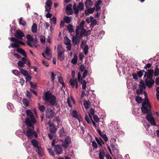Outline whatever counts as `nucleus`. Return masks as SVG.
<instances>
[{
	"mask_svg": "<svg viewBox=\"0 0 159 159\" xmlns=\"http://www.w3.org/2000/svg\"><path fill=\"white\" fill-rule=\"evenodd\" d=\"M31 31L34 33H35L37 31V25L36 23H34L32 26Z\"/></svg>",
	"mask_w": 159,
	"mask_h": 159,
	"instance_id": "nucleus-24",
	"label": "nucleus"
},
{
	"mask_svg": "<svg viewBox=\"0 0 159 159\" xmlns=\"http://www.w3.org/2000/svg\"><path fill=\"white\" fill-rule=\"evenodd\" d=\"M30 85L31 88L33 89H35L37 88V84L36 83L34 84L32 82H30Z\"/></svg>",
	"mask_w": 159,
	"mask_h": 159,
	"instance_id": "nucleus-36",
	"label": "nucleus"
},
{
	"mask_svg": "<svg viewBox=\"0 0 159 159\" xmlns=\"http://www.w3.org/2000/svg\"><path fill=\"white\" fill-rule=\"evenodd\" d=\"M140 88H142L143 89H145L146 87L144 84L143 81L142 80H141L139 82V85Z\"/></svg>",
	"mask_w": 159,
	"mask_h": 159,
	"instance_id": "nucleus-31",
	"label": "nucleus"
},
{
	"mask_svg": "<svg viewBox=\"0 0 159 159\" xmlns=\"http://www.w3.org/2000/svg\"><path fill=\"white\" fill-rule=\"evenodd\" d=\"M156 68L154 70V74L155 76H157L159 75V69L158 68V65H156Z\"/></svg>",
	"mask_w": 159,
	"mask_h": 159,
	"instance_id": "nucleus-21",
	"label": "nucleus"
},
{
	"mask_svg": "<svg viewBox=\"0 0 159 159\" xmlns=\"http://www.w3.org/2000/svg\"><path fill=\"white\" fill-rule=\"evenodd\" d=\"M11 47L13 48H17L20 47V45L19 43H18V42H15L11 43L10 44V46H9L8 47L10 48Z\"/></svg>",
	"mask_w": 159,
	"mask_h": 159,
	"instance_id": "nucleus-20",
	"label": "nucleus"
},
{
	"mask_svg": "<svg viewBox=\"0 0 159 159\" xmlns=\"http://www.w3.org/2000/svg\"><path fill=\"white\" fill-rule=\"evenodd\" d=\"M20 71L21 73L24 76H25L28 75V73L26 70H24L22 68L20 69Z\"/></svg>",
	"mask_w": 159,
	"mask_h": 159,
	"instance_id": "nucleus-28",
	"label": "nucleus"
},
{
	"mask_svg": "<svg viewBox=\"0 0 159 159\" xmlns=\"http://www.w3.org/2000/svg\"><path fill=\"white\" fill-rule=\"evenodd\" d=\"M93 4V1L91 0H86L85 5L86 8H88L89 6H91Z\"/></svg>",
	"mask_w": 159,
	"mask_h": 159,
	"instance_id": "nucleus-22",
	"label": "nucleus"
},
{
	"mask_svg": "<svg viewBox=\"0 0 159 159\" xmlns=\"http://www.w3.org/2000/svg\"><path fill=\"white\" fill-rule=\"evenodd\" d=\"M93 18V17L92 16H90L89 17H88L86 19V21L88 23H89L90 22H91Z\"/></svg>",
	"mask_w": 159,
	"mask_h": 159,
	"instance_id": "nucleus-50",
	"label": "nucleus"
},
{
	"mask_svg": "<svg viewBox=\"0 0 159 159\" xmlns=\"http://www.w3.org/2000/svg\"><path fill=\"white\" fill-rule=\"evenodd\" d=\"M26 38L28 39L27 41H29L30 42H32L34 41L33 38L30 34H28L27 35Z\"/></svg>",
	"mask_w": 159,
	"mask_h": 159,
	"instance_id": "nucleus-45",
	"label": "nucleus"
},
{
	"mask_svg": "<svg viewBox=\"0 0 159 159\" xmlns=\"http://www.w3.org/2000/svg\"><path fill=\"white\" fill-rule=\"evenodd\" d=\"M87 43V41L85 40H83L81 42L80 45V47L81 48H82Z\"/></svg>",
	"mask_w": 159,
	"mask_h": 159,
	"instance_id": "nucleus-64",
	"label": "nucleus"
},
{
	"mask_svg": "<svg viewBox=\"0 0 159 159\" xmlns=\"http://www.w3.org/2000/svg\"><path fill=\"white\" fill-rule=\"evenodd\" d=\"M57 55H59V56H60V55L64 54V50L61 45H60L57 46Z\"/></svg>",
	"mask_w": 159,
	"mask_h": 159,
	"instance_id": "nucleus-16",
	"label": "nucleus"
},
{
	"mask_svg": "<svg viewBox=\"0 0 159 159\" xmlns=\"http://www.w3.org/2000/svg\"><path fill=\"white\" fill-rule=\"evenodd\" d=\"M78 80L80 84H82L83 89H85L86 87L87 83L85 80H84L82 82L83 78L81 77V74L80 72H78Z\"/></svg>",
	"mask_w": 159,
	"mask_h": 159,
	"instance_id": "nucleus-10",
	"label": "nucleus"
},
{
	"mask_svg": "<svg viewBox=\"0 0 159 159\" xmlns=\"http://www.w3.org/2000/svg\"><path fill=\"white\" fill-rule=\"evenodd\" d=\"M154 75V70L152 69H150L148 70L147 72H145L144 78L147 77L146 79H152Z\"/></svg>",
	"mask_w": 159,
	"mask_h": 159,
	"instance_id": "nucleus-9",
	"label": "nucleus"
},
{
	"mask_svg": "<svg viewBox=\"0 0 159 159\" xmlns=\"http://www.w3.org/2000/svg\"><path fill=\"white\" fill-rule=\"evenodd\" d=\"M58 82L61 83L63 86H64L65 85V83L63 81V79L61 77H58Z\"/></svg>",
	"mask_w": 159,
	"mask_h": 159,
	"instance_id": "nucleus-51",
	"label": "nucleus"
},
{
	"mask_svg": "<svg viewBox=\"0 0 159 159\" xmlns=\"http://www.w3.org/2000/svg\"><path fill=\"white\" fill-rule=\"evenodd\" d=\"M81 32L82 33V34H83L84 36H88V34H87V32H86V31L85 29L84 28H82L81 29Z\"/></svg>",
	"mask_w": 159,
	"mask_h": 159,
	"instance_id": "nucleus-49",
	"label": "nucleus"
},
{
	"mask_svg": "<svg viewBox=\"0 0 159 159\" xmlns=\"http://www.w3.org/2000/svg\"><path fill=\"white\" fill-rule=\"evenodd\" d=\"M85 119L89 124H91V122L88 116L86 115L85 117Z\"/></svg>",
	"mask_w": 159,
	"mask_h": 159,
	"instance_id": "nucleus-58",
	"label": "nucleus"
},
{
	"mask_svg": "<svg viewBox=\"0 0 159 159\" xmlns=\"http://www.w3.org/2000/svg\"><path fill=\"white\" fill-rule=\"evenodd\" d=\"M97 21L96 19H94L91 21V22L90 25V27L93 28L94 25L97 24Z\"/></svg>",
	"mask_w": 159,
	"mask_h": 159,
	"instance_id": "nucleus-30",
	"label": "nucleus"
},
{
	"mask_svg": "<svg viewBox=\"0 0 159 159\" xmlns=\"http://www.w3.org/2000/svg\"><path fill=\"white\" fill-rule=\"evenodd\" d=\"M54 150L56 154H61L63 152L61 146L59 144L55 146Z\"/></svg>",
	"mask_w": 159,
	"mask_h": 159,
	"instance_id": "nucleus-15",
	"label": "nucleus"
},
{
	"mask_svg": "<svg viewBox=\"0 0 159 159\" xmlns=\"http://www.w3.org/2000/svg\"><path fill=\"white\" fill-rule=\"evenodd\" d=\"M51 24L56 25V24L57 19L56 17H53L50 19Z\"/></svg>",
	"mask_w": 159,
	"mask_h": 159,
	"instance_id": "nucleus-44",
	"label": "nucleus"
},
{
	"mask_svg": "<svg viewBox=\"0 0 159 159\" xmlns=\"http://www.w3.org/2000/svg\"><path fill=\"white\" fill-rule=\"evenodd\" d=\"M95 10V8L93 7V8H89V9L87 10V11H88V12L89 13L92 14L94 12Z\"/></svg>",
	"mask_w": 159,
	"mask_h": 159,
	"instance_id": "nucleus-54",
	"label": "nucleus"
},
{
	"mask_svg": "<svg viewBox=\"0 0 159 159\" xmlns=\"http://www.w3.org/2000/svg\"><path fill=\"white\" fill-rule=\"evenodd\" d=\"M143 89L140 88V89H138L136 90V93L138 95H140L143 92Z\"/></svg>",
	"mask_w": 159,
	"mask_h": 159,
	"instance_id": "nucleus-41",
	"label": "nucleus"
},
{
	"mask_svg": "<svg viewBox=\"0 0 159 159\" xmlns=\"http://www.w3.org/2000/svg\"><path fill=\"white\" fill-rule=\"evenodd\" d=\"M51 7L47 5L45 6V11L48 12H50L51 9Z\"/></svg>",
	"mask_w": 159,
	"mask_h": 159,
	"instance_id": "nucleus-62",
	"label": "nucleus"
},
{
	"mask_svg": "<svg viewBox=\"0 0 159 159\" xmlns=\"http://www.w3.org/2000/svg\"><path fill=\"white\" fill-rule=\"evenodd\" d=\"M72 5L70 4H69L67 5L66 7V11L72 10Z\"/></svg>",
	"mask_w": 159,
	"mask_h": 159,
	"instance_id": "nucleus-55",
	"label": "nucleus"
},
{
	"mask_svg": "<svg viewBox=\"0 0 159 159\" xmlns=\"http://www.w3.org/2000/svg\"><path fill=\"white\" fill-rule=\"evenodd\" d=\"M157 92L156 94V97L157 99L159 101V86L156 89Z\"/></svg>",
	"mask_w": 159,
	"mask_h": 159,
	"instance_id": "nucleus-63",
	"label": "nucleus"
},
{
	"mask_svg": "<svg viewBox=\"0 0 159 159\" xmlns=\"http://www.w3.org/2000/svg\"><path fill=\"white\" fill-rule=\"evenodd\" d=\"M26 113L28 117L25 119V124L28 127H30L34 128V124L36 121L34 116L33 113L29 109L26 111Z\"/></svg>",
	"mask_w": 159,
	"mask_h": 159,
	"instance_id": "nucleus-1",
	"label": "nucleus"
},
{
	"mask_svg": "<svg viewBox=\"0 0 159 159\" xmlns=\"http://www.w3.org/2000/svg\"><path fill=\"white\" fill-rule=\"evenodd\" d=\"M19 23L20 24L24 26H25L26 25L25 21H24L21 18H20V19Z\"/></svg>",
	"mask_w": 159,
	"mask_h": 159,
	"instance_id": "nucleus-42",
	"label": "nucleus"
},
{
	"mask_svg": "<svg viewBox=\"0 0 159 159\" xmlns=\"http://www.w3.org/2000/svg\"><path fill=\"white\" fill-rule=\"evenodd\" d=\"M55 115V112L51 108H48L46 112V116L47 118H52Z\"/></svg>",
	"mask_w": 159,
	"mask_h": 159,
	"instance_id": "nucleus-8",
	"label": "nucleus"
},
{
	"mask_svg": "<svg viewBox=\"0 0 159 159\" xmlns=\"http://www.w3.org/2000/svg\"><path fill=\"white\" fill-rule=\"evenodd\" d=\"M78 115L77 111L75 110L73 111L72 113V116L75 118Z\"/></svg>",
	"mask_w": 159,
	"mask_h": 159,
	"instance_id": "nucleus-47",
	"label": "nucleus"
},
{
	"mask_svg": "<svg viewBox=\"0 0 159 159\" xmlns=\"http://www.w3.org/2000/svg\"><path fill=\"white\" fill-rule=\"evenodd\" d=\"M17 52L20 53L25 57H27L26 53L25 51L22 49L21 48H17L16 49Z\"/></svg>",
	"mask_w": 159,
	"mask_h": 159,
	"instance_id": "nucleus-18",
	"label": "nucleus"
},
{
	"mask_svg": "<svg viewBox=\"0 0 159 159\" xmlns=\"http://www.w3.org/2000/svg\"><path fill=\"white\" fill-rule=\"evenodd\" d=\"M63 20L65 22L68 24L70 23L71 20L70 17L66 16L64 17Z\"/></svg>",
	"mask_w": 159,
	"mask_h": 159,
	"instance_id": "nucleus-27",
	"label": "nucleus"
},
{
	"mask_svg": "<svg viewBox=\"0 0 159 159\" xmlns=\"http://www.w3.org/2000/svg\"><path fill=\"white\" fill-rule=\"evenodd\" d=\"M50 51V49L48 47H46L45 53L48 56H49L50 55L49 52Z\"/></svg>",
	"mask_w": 159,
	"mask_h": 159,
	"instance_id": "nucleus-43",
	"label": "nucleus"
},
{
	"mask_svg": "<svg viewBox=\"0 0 159 159\" xmlns=\"http://www.w3.org/2000/svg\"><path fill=\"white\" fill-rule=\"evenodd\" d=\"M102 1L101 0H98L96 1L95 3V6H99L101 3L102 2Z\"/></svg>",
	"mask_w": 159,
	"mask_h": 159,
	"instance_id": "nucleus-57",
	"label": "nucleus"
},
{
	"mask_svg": "<svg viewBox=\"0 0 159 159\" xmlns=\"http://www.w3.org/2000/svg\"><path fill=\"white\" fill-rule=\"evenodd\" d=\"M145 85L150 88L154 84V81L153 79H145Z\"/></svg>",
	"mask_w": 159,
	"mask_h": 159,
	"instance_id": "nucleus-14",
	"label": "nucleus"
},
{
	"mask_svg": "<svg viewBox=\"0 0 159 159\" xmlns=\"http://www.w3.org/2000/svg\"><path fill=\"white\" fill-rule=\"evenodd\" d=\"M77 60V58L76 56H74V58L71 61V63L75 65L76 64Z\"/></svg>",
	"mask_w": 159,
	"mask_h": 159,
	"instance_id": "nucleus-37",
	"label": "nucleus"
},
{
	"mask_svg": "<svg viewBox=\"0 0 159 159\" xmlns=\"http://www.w3.org/2000/svg\"><path fill=\"white\" fill-rule=\"evenodd\" d=\"M23 133L26 135L30 138L32 139L33 138V135L37 138L38 135L35 131H34L33 129L28 128L27 130L25 132V130H24Z\"/></svg>",
	"mask_w": 159,
	"mask_h": 159,
	"instance_id": "nucleus-4",
	"label": "nucleus"
},
{
	"mask_svg": "<svg viewBox=\"0 0 159 159\" xmlns=\"http://www.w3.org/2000/svg\"><path fill=\"white\" fill-rule=\"evenodd\" d=\"M39 109L41 112H44L45 110L46 107L43 105H41L40 103H38Z\"/></svg>",
	"mask_w": 159,
	"mask_h": 159,
	"instance_id": "nucleus-23",
	"label": "nucleus"
},
{
	"mask_svg": "<svg viewBox=\"0 0 159 159\" xmlns=\"http://www.w3.org/2000/svg\"><path fill=\"white\" fill-rule=\"evenodd\" d=\"M146 118L147 120L152 125L154 126L156 125L155 119L153 117L152 113H150V114H147L146 116Z\"/></svg>",
	"mask_w": 159,
	"mask_h": 159,
	"instance_id": "nucleus-6",
	"label": "nucleus"
},
{
	"mask_svg": "<svg viewBox=\"0 0 159 159\" xmlns=\"http://www.w3.org/2000/svg\"><path fill=\"white\" fill-rule=\"evenodd\" d=\"M48 124L49 126L50 132L52 134H55L57 130L55 125L51 123L50 122H48Z\"/></svg>",
	"mask_w": 159,
	"mask_h": 159,
	"instance_id": "nucleus-12",
	"label": "nucleus"
},
{
	"mask_svg": "<svg viewBox=\"0 0 159 159\" xmlns=\"http://www.w3.org/2000/svg\"><path fill=\"white\" fill-rule=\"evenodd\" d=\"M65 58L64 54L60 55L59 56V55H57L58 60H60L61 61H62Z\"/></svg>",
	"mask_w": 159,
	"mask_h": 159,
	"instance_id": "nucleus-35",
	"label": "nucleus"
},
{
	"mask_svg": "<svg viewBox=\"0 0 159 159\" xmlns=\"http://www.w3.org/2000/svg\"><path fill=\"white\" fill-rule=\"evenodd\" d=\"M93 118L96 122H98L99 121V119L97 115H93Z\"/></svg>",
	"mask_w": 159,
	"mask_h": 159,
	"instance_id": "nucleus-59",
	"label": "nucleus"
},
{
	"mask_svg": "<svg viewBox=\"0 0 159 159\" xmlns=\"http://www.w3.org/2000/svg\"><path fill=\"white\" fill-rule=\"evenodd\" d=\"M110 146L113 151H115V152H116L117 153L118 152V150L116 149L115 145L113 143H112L111 144Z\"/></svg>",
	"mask_w": 159,
	"mask_h": 159,
	"instance_id": "nucleus-38",
	"label": "nucleus"
},
{
	"mask_svg": "<svg viewBox=\"0 0 159 159\" xmlns=\"http://www.w3.org/2000/svg\"><path fill=\"white\" fill-rule=\"evenodd\" d=\"M43 99L46 103L49 102L51 106H53L56 102V97L52 95L49 91H48L44 94V96L43 97Z\"/></svg>",
	"mask_w": 159,
	"mask_h": 159,
	"instance_id": "nucleus-2",
	"label": "nucleus"
},
{
	"mask_svg": "<svg viewBox=\"0 0 159 159\" xmlns=\"http://www.w3.org/2000/svg\"><path fill=\"white\" fill-rule=\"evenodd\" d=\"M51 80L53 84L54 83V80L55 79V77L56 76V74L54 72H52L51 73Z\"/></svg>",
	"mask_w": 159,
	"mask_h": 159,
	"instance_id": "nucleus-29",
	"label": "nucleus"
},
{
	"mask_svg": "<svg viewBox=\"0 0 159 159\" xmlns=\"http://www.w3.org/2000/svg\"><path fill=\"white\" fill-rule=\"evenodd\" d=\"M85 23V21L83 20L80 23V25L76 26L75 33L76 35L79 34V30L82 28H84V25Z\"/></svg>",
	"mask_w": 159,
	"mask_h": 159,
	"instance_id": "nucleus-11",
	"label": "nucleus"
},
{
	"mask_svg": "<svg viewBox=\"0 0 159 159\" xmlns=\"http://www.w3.org/2000/svg\"><path fill=\"white\" fill-rule=\"evenodd\" d=\"M48 150L49 153L52 156H54L55 155L54 153L53 152L52 149L51 148H48Z\"/></svg>",
	"mask_w": 159,
	"mask_h": 159,
	"instance_id": "nucleus-52",
	"label": "nucleus"
},
{
	"mask_svg": "<svg viewBox=\"0 0 159 159\" xmlns=\"http://www.w3.org/2000/svg\"><path fill=\"white\" fill-rule=\"evenodd\" d=\"M105 152L103 151L102 152L100 151L99 153V156L100 159H104Z\"/></svg>",
	"mask_w": 159,
	"mask_h": 159,
	"instance_id": "nucleus-34",
	"label": "nucleus"
},
{
	"mask_svg": "<svg viewBox=\"0 0 159 159\" xmlns=\"http://www.w3.org/2000/svg\"><path fill=\"white\" fill-rule=\"evenodd\" d=\"M92 145L93 147L95 149H97L98 147L97 143L94 141H93L92 142Z\"/></svg>",
	"mask_w": 159,
	"mask_h": 159,
	"instance_id": "nucleus-60",
	"label": "nucleus"
},
{
	"mask_svg": "<svg viewBox=\"0 0 159 159\" xmlns=\"http://www.w3.org/2000/svg\"><path fill=\"white\" fill-rule=\"evenodd\" d=\"M31 143L33 146L35 148H38V141L35 139H32L31 140Z\"/></svg>",
	"mask_w": 159,
	"mask_h": 159,
	"instance_id": "nucleus-19",
	"label": "nucleus"
},
{
	"mask_svg": "<svg viewBox=\"0 0 159 159\" xmlns=\"http://www.w3.org/2000/svg\"><path fill=\"white\" fill-rule=\"evenodd\" d=\"M89 47L87 45L85 46L84 49V51L85 55H86L88 53Z\"/></svg>",
	"mask_w": 159,
	"mask_h": 159,
	"instance_id": "nucleus-48",
	"label": "nucleus"
},
{
	"mask_svg": "<svg viewBox=\"0 0 159 159\" xmlns=\"http://www.w3.org/2000/svg\"><path fill=\"white\" fill-rule=\"evenodd\" d=\"M135 100L138 103H140L142 101V99L140 97L137 96L135 98Z\"/></svg>",
	"mask_w": 159,
	"mask_h": 159,
	"instance_id": "nucleus-46",
	"label": "nucleus"
},
{
	"mask_svg": "<svg viewBox=\"0 0 159 159\" xmlns=\"http://www.w3.org/2000/svg\"><path fill=\"white\" fill-rule=\"evenodd\" d=\"M12 72L13 73L16 75H18L20 74V72L16 69L12 70Z\"/></svg>",
	"mask_w": 159,
	"mask_h": 159,
	"instance_id": "nucleus-56",
	"label": "nucleus"
},
{
	"mask_svg": "<svg viewBox=\"0 0 159 159\" xmlns=\"http://www.w3.org/2000/svg\"><path fill=\"white\" fill-rule=\"evenodd\" d=\"M25 63L21 61H19L17 63L18 65L20 67H24L25 66Z\"/></svg>",
	"mask_w": 159,
	"mask_h": 159,
	"instance_id": "nucleus-40",
	"label": "nucleus"
},
{
	"mask_svg": "<svg viewBox=\"0 0 159 159\" xmlns=\"http://www.w3.org/2000/svg\"><path fill=\"white\" fill-rule=\"evenodd\" d=\"M10 40L11 42H18L19 39L14 37H11L10 39Z\"/></svg>",
	"mask_w": 159,
	"mask_h": 159,
	"instance_id": "nucleus-61",
	"label": "nucleus"
},
{
	"mask_svg": "<svg viewBox=\"0 0 159 159\" xmlns=\"http://www.w3.org/2000/svg\"><path fill=\"white\" fill-rule=\"evenodd\" d=\"M67 27L70 33H72L73 32L74 30L72 25L69 24L67 26Z\"/></svg>",
	"mask_w": 159,
	"mask_h": 159,
	"instance_id": "nucleus-26",
	"label": "nucleus"
},
{
	"mask_svg": "<svg viewBox=\"0 0 159 159\" xmlns=\"http://www.w3.org/2000/svg\"><path fill=\"white\" fill-rule=\"evenodd\" d=\"M75 38V36H73L72 39V42L73 43V44L74 45H76L78 44V39H77L76 38Z\"/></svg>",
	"mask_w": 159,
	"mask_h": 159,
	"instance_id": "nucleus-39",
	"label": "nucleus"
},
{
	"mask_svg": "<svg viewBox=\"0 0 159 159\" xmlns=\"http://www.w3.org/2000/svg\"><path fill=\"white\" fill-rule=\"evenodd\" d=\"M71 143V139L69 136L66 137L62 143V146L64 149H67L69 147V144Z\"/></svg>",
	"mask_w": 159,
	"mask_h": 159,
	"instance_id": "nucleus-7",
	"label": "nucleus"
},
{
	"mask_svg": "<svg viewBox=\"0 0 159 159\" xmlns=\"http://www.w3.org/2000/svg\"><path fill=\"white\" fill-rule=\"evenodd\" d=\"M101 136L104 139L105 141L106 142L108 141V138L107 137V135L105 134H103L102 135H101Z\"/></svg>",
	"mask_w": 159,
	"mask_h": 159,
	"instance_id": "nucleus-53",
	"label": "nucleus"
},
{
	"mask_svg": "<svg viewBox=\"0 0 159 159\" xmlns=\"http://www.w3.org/2000/svg\"><path fill=\"white\" fill-rule=\"evenodd\" d=\"M24 106L28 107L29 104L28 101L25 98H24L22 100Z\"/></svg>",
	"mask_w": 159,
	"mask_h": 159,
	"instance_id": "nucleus-32",
	"label": "nucleus"
},
{
	"mask_svg": "<svg viewBox=\"0 0 159 159\" xmlns=\"http://www.w3.org/2000/svg\"><path fill=\"white\" fill-rule=\"evenodd\" d=\"M73 9L74 11V13L78 16L79 14V11L83 10L84 8V5L83 2H79L78 5L77 6L76 3L74 4L73 6Z\"/></svg>",
	"mask_w": 159,
	"mask_h": 159,
	"instance_id": "nucleus-3",
	"label": "nucleus"
},
{
	"mask_svg": "<svg viewBox=\"0 0 159 159\" xmlns=\"http://www.w3.org/2000/svg\"><path fill=\"white\" fill-rule=\"evenodd\" d=\"M90 105L89 103L86 100H84V105L85 109H88Z\"/></svg>",
	"mask_w": 159,
	"mask_h": 159,
	"instance_id": "nucleus-33",
	"label": "nucleus"
},
{
	"mask_svg": "<svg viewBox=\"0 0 159 159\" xmlns=\"http://www.w3.org/2000/svg\"><path fill=\"white\" fill-rule=\"evenodd\" d=\"M146 102H143L142 104V106L141 107V110L143 113H149V110L147 107L145 106Z\"/></svg>",
	"mask_w": 159,
	"mask_h": 159,
	"instance_id": "nucleus-17",
	"label": "nucleus"
},
{
	"mask_svg": "<svg viewBox=\"0 0 159 159\" xmlns=\"http://www.w3.org/2000/svg\"><path fill=\"white\" fill-rule=\"evenodd\" d=\"M64 43L66 45H70L71 44V41L66 36L64 38Z\"/></svg>",
	"mask_w": 159,
	"mask_h": 159,
	"instance_id": "nucleus-25",
	"label": "nucleus"
},
{
	"mask_svg": "<svg viewBox=\"0 0 159 159\" xmlns=\"http://www.w3.org/2000/svg\"><path fill=\"white\" fill-rule=\"evenodd\" d=\"M14 35L16 38L21 39L22 37H24L25 34L21 30H17L15 33Z\"/></svg>",
	"mask_w": 159,
	"mask_h": 159,
	"instance_id": "nucleus-13",
	"label": "nucleus"
},
{
	"mask_svg": "<svg viewBox=\"0 0 159 159\" xmlns=\"http://www.w3.org/2000/svg\"><path fill=\"white\" fill-rule=\"evenodd\" d=\"M75 75V71L73 70L72 71L71 76L73 79H71L70 81V83L72 86L73 88L74 87L75 85L76 89H77L78 87V82L76 79H74Z\"/></svg>",
	"mask_w": 159,
	"mask_h": 159,
	"instance_id": "nucleus-5",
	"label": "nucleus"
}]
</instances>
